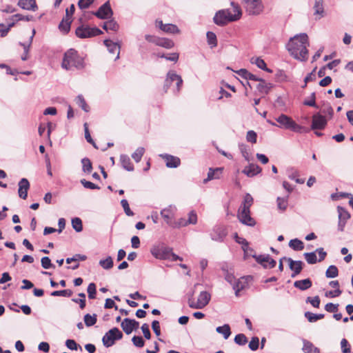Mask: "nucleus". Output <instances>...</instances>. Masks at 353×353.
<instances>
[{
	"label": "nucleus",
	"instance_id": "1",
	"mask_svg": "<svg viewBox=\"0 0 353 353\" xmlns=\"http://www.w3.org/2000/svg\"><path fill=\"white\" fill-rule=\"evenodd\" d=\"M307 46H309L308 37L303 33L291 38L288 43L287 48L294 59L305 61L308 58Z\"/></svg>",
	"mask_w": 353,
	"mask_h": 353
},
{
	"label": "nucleus",
	"instance_id": "2",
	"mask_svg": "<svg viewBox=\"0 0 353 353\" xmlns=\"http://www.w3.org/2000/svg\"><path fill=\"white\" fill-rule=\"evenodd\" d=\"M253 204V198L250 194L244 196L243 202L240 206L238 212V219L247 225L253 226L255 225L254 220L250 216V207Z\"/></svg>",
	"mask_w": 353,
	"mask_h": 353
},
{
	"label": "nucleus",
	"instance_id": "3",
	"mask_svg": "<svg viewBox=\"0 0 353 353\" xmlns=\"http://www.w3.org/2000/svg\"><path fill=\"white\" fill-rule=\"evenodd\" d=\"M61 65L66 70H71L73 68L82 69L84 67V61L78 52L71 48L65 52Z\"/></svg>",
	"mask_w": 353,
	"mask_h": 353
},
{
	"label": "nucleus",
	"instance_id": "4",
	"mask_svg": "<svg viewBox=\"0 0 353 353\" xmlns=\"http://www.w3.org/2000/svg\"><path fill=\"white\" fill-rule=\"evenodd\" d=\"M276 120L281 127L295 132H302L304 129L303 127L297 124L291 117L285 114H281Z\"/></svg>",
	"mask_w": 353,
	"mask_h": 353
},
{
	"label": "nucleus",
	"instance_id": "5",
	"mask_svg": "<svg viewBox=\"0 0 353 353\" xmlns=\"http://www.w3.org/2000/svg\"><path fill=\"white\" fill-rule=\"evenodd\" d=\"M210 300V294L205 291L201 292L196 301L194 300L193 295L188 299V305L191 308L201 309L207 305Z\"/></svg>",
	"mask_w": 353,
	"mask_h": 353
},
{
	"label": "nucleus",
	"instance_id": "6",
	"mask_svg": "<svg viewBox=\"0 0 353 353\" xmlns=\"http://www.w3.org/2000/svg\"><path fill=\"white\" fill-rule=\"evenodd\" d=\"M76 35L81 39L90 38L102 34V31L98 28H90L86 26H81L76 29Z\"/></svg>",
	"mask_w": 353,
	"mask_h": 353
},
{
	"label": "nucleus",
	"instance_id": "7",
	"mask_svg": "<svg viewBox=\"0 0 353 353\" xmlns=\"http://www.w3.org/2000/svg\"><path fill=\"white\" fill-rule=\"evenodd\" d=\"M123 334L122 332L117 328L114 327L110 330L103 337L102 341L103 345L109 347L114 343L115 340H119L122 339Z\"/></svg>",
	"mask_w": 353,
	"mask_h": 353
},
{
	"label": "nucleus",
	"instance_id": "8",
	"mask_svg": "<svg viewBox=\"0 0 353 353\" xmlns=\"http://www.w3.org/2000/svg\"><path fill=\"white\" fill-rule=\"evenodd\" d=\"M246 12L250 15H258L263 10L261 0H244Z\"/></svg>",
	"mask_w": 353,
	"mask_h": 353
},
{
	"label": "nucleus",
	"instance_id": "9",
	"mask_svg": "<svg viewBox=\"0 0 353 353\" xmlns=\"http://www.w3.org/2000/svg\"><path fill=\"white\" fill-rule=\"evenodd\" d=\"M151 254L158 259L170 258V248L163 245L154 246L151 249Z\"/></svg>",
	"mask_w": 353,
	"mask_h": 353
},
{
	"label": "nucleus",
	"instance_id": "10",
	"mask_svg": "<svg viewBox=\"0 0 353 353\" xmlns=\"http://www.w3.org/2000/svg\"><path fill=\"white\" fill-rule=\"evenodd\" d=\"M337 211L339 213V230L343 232L344 230L346 222L350 219V214L343 207L338 206Z\"/></svg>",
	"mask_w": 353,
	"mask_h": 353
},
{
	"label": "nucleus",
	"instance_id": "11",
	"mask_svg": "<svg viewBox=\"0 0 353 353\" xmlns=\"http://www.w3.org/2000/svg\"><path fill=\"white\" fill-rule=\"evenodd\" d=\"M252 257L265 268H273L276 266V261L271 258L268 254L259 256L252 255Z\"/></svg>",
	"mask_w": 353,
	"mask_h": 353
},
{
	"label": "nucleus",
	"instance_id": "12",
	"mask_svg": "<svg viewBox=\"0 0 353 353\" xmlns=\"http://www.w3.org/2000/svg\"><path fill=\"white\" fill-rule=\"evenodd\" d=\"M231 6L232 7V10L230 9H225L227 10L228 19L230 22L236 21L241 17L242 11L238 4L232 2Z\"/></svg>",
	"mask_w": 353,
	"mask_h": 353
},
{
	"label": "nucleus",
	"instance_id": "13",
	"mask_svg": "<svg viewBox=\"0 0 353 353\" xmlns=\"http://www.w3.org/2000/svg\"><path fill=\"white\" fill-rule=\"evenodd\" d=\"M94 14L99 19H107L112 15V10L111 9L110 1H106L99 10L94 13Z\"/></svg>",
	"mask_w": 353,
	"mask_h": 353
},
{
	"label": "nucleus",
	"instance_id": "14",
	"mask_svg": "<svg viewBox=\"0 0 353 353\" xmlns=\"http://www.w3.org/2000/svg\"><path fill=\"white\" fill-rule=\"evenodd\" d=\"M175 208L171 206L164 208L161 211V215L164 221L170 226L175 225V221H173L174 217Z\"/></svg>",
	"mask_w": 353,
	"mask_h": 353
},
{
	"label": "nucleus",
	"instance_id": "15",
	"mask_svg": "<svg viewBox=\"0 0 353 353\" xmlns=\"http://www.w3.org/2000/svg\"><path fill=\"white\" fill-rule=\"evenodd\" d=\"M327 125V120L325 117L317 113L312 117V129L323 130Z\"/></svg>",
	"mask_w": 353,
	"mask_h": 353
},
{
	"label": "nucleus",
	"instance_id": "16",
	"mask_svg": "<svg viewBox=\"0 0 353 353\" xmlns=\"http://www.w3.org/2000/svg\"><path fill=\"white\" fill-rule=\"evenodd\" d=\"M312 8L316 20H319L324 16L323 0H314Z\"/></svg>",
	"mask_w": 353,
	"mask_h": 353
},
{
	"label": "nucleus",
	"instance_id": "17",
	"mask_svg": "<svg viewBox=\"0 0 353 353\" xmlns=\"http://www.w3.org/2000/svg\"><path fill=\"white\" fill-rule=\"evenodd\" d=\"M19 196L23 199H26L28 191L30 189V183L27 179L23 178L19 182Z\"/></svg>",
	"mask_w": 353,
	"mask_h": 353
},
{
	"label": "nucleus",
	"instance_id": "18",
	"mask_svg": "<svg viewBox=\"0 0 353 353\" xmlns=\"http://www.w3.org/2000/svg\"><path fill=\"white\" fill-rule=\"evenodd\" d=\"M228 16H227V10H221L218 11L214 17V22L218 26H225L230 23Z\"/></svg>",
	"mask_w": 353,
	"mask_h": 353
},
{
	"label": "nucleus",
	"instance_id": "19",
	"mask_svg": "<svg viewBox=\"0 0 353 353\" xmlns=\"http://www.w3.org/2000/svg\"><path fill=\"white\" fill-rule=\"evenodd\" d=\"M174 81L176 82V92H179L183 85L181 77L176 74L174 72L170 71L168 73L166 83H171Z\"/></svg>",
	"mask_w": 353,
	"mask_h": 353
},
{
	"label": "nucleus",
	"instance_id": "20",
	"mask_svg": "<svg viewBox=\"0 0 353 353\" xmlns=\"http://www.w3.org/2000/svg\"><path fill=\"white\" fill-rule=\"evenodd\" d=\"M161 157L164 159L165 165L168 168H177L181 164V160L177 157H174L170 154H163L161 155Z\"/></svg>",
	"mask_w": 353,
	"mask_h": 353
},
{
	"label": "nucleus",
	"instance_id": "21",
	"mask_svg": "<svg viewBox=\"0 0 353 353\" xmlns=\"http://www.w3.org/2000/svg\"><path fill=\"white\" fill-rule=\"evenodd\" d=\"M261 172V168L256 164L251 163L244 168L242 172L249 177H252Z\"/></svg>",
	"mask_w": 353,
	"mask_h": 353
},
{
	"label": "nucleus",
	"instance_id": "22",
	"mask_svg": "<svg viewBox=\"0 0 353 353\" xmlns=\"http://www.w3.org/2000/svg\"><path fill=\"white\" fill-rule=\"evenodd\" d=\"M18 6L22 9L27 10L35 11L38 8L36 0H19Z\"/></svg>",
	"mask_w": 353,
	"mask_h": 353
},
{
	"label": "nucleus",
	"instance_id": "23",
	"mask_svg": "<svg viewBox=\"0 0 353 353\" xmlns=\"http://www.w3.org/2000/svg\"><path fill=\"white\" fill-rule=\"evenodd\" d=\"M290 268L294 272L292 276L294 277L299 274L303 269V262L301 261H293L288 259Z\"/></svg>",
	"mask_w": 353,
	"mask_h": 353
},
{
	"label": "nucleus",
	"instance_id": "24",
	"mask_svg": "<svg viewBox=\"0 0 353 353\" xmlns=\"http://www.w3.org/2000/svg\"><path fill=\"white\" fill-rule=\"evenodd\" d=\"M104 44L106 46L108 50L110 53L117 54L115 59H119L120 53V46L117 43H114L112 41L108 39L104 41Z\"/></svg>",
	"mask_w": 353,
	"mask_h": 353
},
{
	"label": "nucleus",
	"instance_id": "25",
	"mask_svg": "<svg viewBox=\"0 0 353 353\" xmlns=\"http://www.w3.org/2000/svg\"><path fill=\"white\" fill-rule=\"evenodd\" d=\"M222 168H216L215 169L210 168L208 173V177L203 180V183H206L214 179H219L222 174Z\"/></svg>",
	"mask_w": 353,
	"mask_h": 353
},
{
	"label": "nucleus",
	"instance_id": "26",
	"mask_svg": "<svg viewBox=\"0 0 353 353\" xmlns=\"http://www.w3.org/2000/svg\"><path fill=\"white\" fill-rule=\"evenodd\" d=\"M248 286L247 279L241 277L237 281L234 283L233 289L235 290L236 296H239V293L241 290H244Z\"/></svg>",
	"mask_w": 353,
	"mask_h": 353
},
{
	"label": "nucleus",
	"instance_id": "27",
	"mask_svg": "<svg viewBox=\"0 0 353 353\" xmlns=\"http://www.w3.org/2000/svg\"><path fill=\"white\" fill-rule=\"evenodd\" d=\"M132 323H136L134 319H124V320L121 322V326L123 330V332L126 334H130L132 332L133 330V325Z\"/></svg>",
	"mask_w": 353,
	"mask_h": 353
},
{
	"label": "nucleus",
	"instance_id": "28",
	"mask_svg": "<svg viewBox=\"0 0 353 353\" xmlns=\"http://www.w3.org/2000/svg\"><path fill=\"white\" fill-rule=\"evenodd\" d=\"M35 34V30H33L32 35L30 37V41L28 43H20V46H21L23 48V54L21 55V59L23 61H26L29 58V51L30 48L31 46L32 41L33 39V37Z\"/></svg>",
	"mask_w": 353,
	"mask_h": 353
},
{
	"label": "nucleus",
	"instance_id": "29",
	"mask_svg": "<svg viewBox=\"0 0 353 353\" xmlns=\"http://www.w3.org/2000/svg\"><path fill=\"white\" fill-rule=\"evenodd\" d=\"M312 283L310 279L296 281L294 283V286L301 290H305L311 288Z\"/></svg>",
	"mask_w": 353,
	"mask_h": 353
},
{
	"label": "nucleus",
	"instance_id": "30",
	"mask_svg": "<svg viewBox=\"0 0 353 353\" xmlns=\"http://www.w3.org/2000/svg\"><path fill=\"white\" fill-rule=\"evenodd\" d=\"M72 19L70 17H64L59 25V29L63 34H67L70 30Z\"/></svg>",
	"mask_w": 353,
	"mask_h": 353
},
{
	"label": "nucleus",
	"instance_id": "31",
	"mask_svg": "<svg viewBox=\"0 0 353 353\" xmlns=\"http://www.w3.org/2000/svg\"><path fill=\"white\" fill-rule=\"evenodd\" d=\"M257 81H259V83L256 86V88L261 93H268V92L272 87V83H268L262 79H259V80H258Z\"/></svg>",
	"mask_w": 353,
	"mask_h": 353
},
{
	"label": "nucleus",
	"instance_id": "32",
	"mask_svg": "<svg viewBox=\"0 0 353 353\" xmlns=\"http://www.w3.org/2000/svg\"><path fill=\"white\" fill-rule=\"evenodd\" d=\"M120 161L122 165V167L128 170L132 171L134 170V166L130 161V159L128 156L125 154L121 155Z\"/></svg>",
	"mask_w": 353,
	"mask_h": 353
},
{
	"label": "nucleus",
	"instance_id": "33",
	"mask_svg": "<svg viewBox=\"0 0 353 353\" xmlns=\"http://www.w3.org/2000/svg\"><path fill=\"white\" fill-rule=\"evenodd\" d=\"M157 46L165 48L166 49H170L174 47V43L171 39L159 37Z\"/></svg>",
	"mask_w": 353,
	"mask_h": 353
},
{
	"label": "nucleus",
	"instance_id": "34",
	"mask_svg": "<svg viewBox=\"0 0 353 353\" xmlns=\"http://www.w3.org/2000/svg\"><path fill=\"white\" fill-rule=\"evenodd\" d=\"M119 28V24L114 20H110L104 23L103 28L107 32L112 30L113 32L118 31Z\"/></svg>",
	"mask_w": 353,
	"mask_h": 353
},
{
	"label": "nucleus",
	"instance_id": "35",
	"mask_svg": "<svg viewBox=\"0 0 353 353\" xmlns=\"http://www.w3.org/2000/svg\"><path fill=\"white\" fill-rule=\"evenodd\" d=\"M276 203L278 209L282 212H284L286 210L288 205V195H287L285 197H277Z\"/></svg>",
	"mask_w": 353,
	"mask_h": 353
},
{
	"label": "nucleus",
	"instance_id": "36",
	"mask_svg": "<svg viewBox=\"0 0 353 353\" xmlns=\"http://www.w3.org/2000/svg\"><path fill=\"white\" fill-rule=\"evenodd\" d=\"M216 331L223 334L225 339H228L231 334L230 327L228 324L217 327Z\"/></svg>",
	"mask_w": 353,
	"mask_h": 353
},
{
	"label": "nucleus",
	"instance_id": "37",
	"mask_svg": "<svg viewBox=\"0 0 353 353\" xmlns=\"http://www.w3.org/2000/svg\"><path fill=\"white\" fill-rule=\"evenodd\" d=\"M303 350L305 353H320L319 349L310 341L304 342Z\"/></svg>",
	"mask_w": 353,
	"mask_h": 353
},
{
	"label": "nucleus",
	"instance_id": "38",
	"mask_svg": "<svg viewBox=\"0 0 353 353\" xmlns=\"http://www.w3.org/2000/svg\"><path fill=\"white\" fill-rule=\"evenodd\" d=\"M289 246L294 250L296 251H301L304 248L303 243L298 239L291 240L289 242Z\"/></svg>",
	"mask_w": 353,
	"mask_h": 353
},
{
	"label": "nucleus",
	"instance_id": "39",
	"mask_svg": "<svg viewBox=\"0 0 353 353\" xmlns=\"http://www.w3.org/2000/svg\"><path fill=\"white\" fill-rule=\"evenodd\" d=\"M163 32L168 34H179L180 30L176 25L172 23L165 24L163 27Z\"/></svg>",
	"mask_w": 353,
	"mask_h": 353
},
{
	"label": "nucleus",
	"instance_id": "40",
	"mask_svg": "<svg viewBox=\"0 0 353 353\" xmlns=\"http://www.w3.org/2000/svg\"><path fill=\"white\" fill-rule=\"evenodd\" d=\"M208 43L210 46L211 48H215L217 46V39L216 34L212 32H207Z\"/></svg>",
	"mask_w": 353,
	"mask_h": 353
},
{
	"label": "nucleus",
	"instance_id": "41",
	"mask_svg": "<svg viewBox=\"0 0 353 353\" xmlns=\"http://www.w3.org/2000/svg\"><path fill=\"white\" fill-rule=\"evenodd\" d=\"M97 314L90 315L87 314L84 316V322L86 326L90 327L97 323Z\"/></svg>",
	"mask_w": 353,
	"mask_h": 353
},
{
	"label": "nucleus",
	"instance_id": "42",
	"mask_svg": "<svg viewBox=\"0 0 353 353\" xmlns=\"http://www.w3.org/2000/svg\"><path fill=\"white\" fill-rule=\"evenodd\" d=\"M81 163L83 165V171L90 174L92 170V165L90 160L88 158H83L81 160Z\"/></svg>",
	"mask_w": 353,
	"mask_h": 353
},
{
	"label": "nucleus",
	"instance_id": "43",
	"mask_svg": "<svg viewBox=\"0 0 353 353\" xmlns=\"http://www.w3.org/2000/svg\"><path fill=\"white\" fill-rule=\"evenodd\" d=\"M72 226L73 229L77 232H80L83 230V225L82 221L80 218L75 217L72 219Z\"/></svg>",
	"mask_w": 353,
	"mask_h": 353
},
{
	"label": "nucleus",
	"instance_id": "44",
	"mask_svg": "<svg viewBox=\"0 0 353 353\" xmlns=\"http://www.w3.org/2000/svg\"><path fill=\"white\" fill-rule=\"evenodd\" d=\"M339 275V270L336 266L335 265H330L327 269L325 272V276L327 278H334L336 277Z\"/></svg>",
	"mask_w": 353,
	"mask_h": 353
},
{
	"label": "nucleus",
	"instance_id": "45",
	"mask_svg": "<svg viewBox=\"0 0 353 353\" xmlns=\"http://www.w3.org/2000/svg\"><path fill=\"white\" fill-rule=\"evenodd\" d=\"M99 265L105 270H109L113 267V260L111 256H108L105 259L101 260Z\"/></svg>",
	"mask_w": 353,
	"mask_h": 353
},
{
	"label": "nucleus",
	"instance_id": "46",
	"mask_svg": "<svg viewBox=\"0 0 353 353\" xmlns=\"http://www.w3.org/2000/svg\"><path fill=\"white\" fill-rule=\"evenodd\" d=\"M305 316L310 322H315L319 319H321L324 317V314H315L310 312H307L305 313Z\"/></svg>",
	"mask_w": 353,
	"mask_h": 353
},
{
	"label": "nucleus",
	"instance_id": "47",
	"mask_svg": "<svg viewBox=\"0 0 353 353\" xmlns=\"http://www.w3.org/2000/svg\"><path fill=\"white\" fill-rule=\"evenodd\" d=\"M84 127V131H85V138L86 141L92 144L95 148H97L95 142L93 141L92 138L91 137L89 129H88V124L87 123H85L83 125Z\"/></svg>",
	"mask_w": 353,
	"mask_h": 353
},
{
	"label": "nucleus",
	"instance_id": "48",
	"mask_svg": "<svg viewBox=\"0 0 353 353\" xmlns=\"http://www.w3.org/2000/svg\"><path fill=\"white\" fill-rule=\"evenodd\" d=\"M76 103L77 104L80 106L84 111L88 112L89 111V106L85 102V100L81 95H79L76 98Z\"/></svg>",
	"mask_w": 353,
	"mask_h": 353
},
{
	"label": "nucleus",
	"instance_id": "49",
	"mask_svg": "<svg viewBox=\"0 0 353 353\" xmlns=\"http://www.w3.org/2000/svg\"><path fill=\"white\" fill-rule=\"evenodd\" d=\"M72 294V290L67 289V290H57L54 291L51 293V296H62L65 297H70Z\"/></svg>",
	"mask_w": 353,
	"mask_h": 353
},
{
	"label": "nucleus",
	"instance_id": "50",
	"mask_svg": "<svg viewBox=\"0 0 353 353\" xmlns=\"http://www.w3.org/2000/svg\"><path fill=\"white\" fill-rule=\"evenodd\" d=\"M145 152L143 148H138L135 152L132 154V157L136 162H139Z\"/></svg>",
	"mask_w": 353,
	"mask_h": 353
},
{
	"label": "nucleus",
	"instance_id": "51",
	"mask_svg": "<svg viewBox=\"0 0 353 353\" xmlns=\"http://www.w3.org/2000/svg\"><path fill=\"white\" fill-rule=\"evenodd\" d=\"M304 256L309 264H314L317 262L316 253L314 252L305 253Z\"/></svg>",
	"mask_w": 353,
	"mask_h": 353
},
{
	"label": "nucleus",
	"instance_id": "52",
	"mask_svg": "<svg viewBox=\"0 0 353 353\" xmlns=\"http://www.w3.org/2000/svg\"><path fill=\"white\" fill-rule=\"evenodd\" d=\"M303 105L311 106V107H315L318 108V106L316 104V94L315 92H312L308 99H305L303 101Z\"/></svg>",
	"mask_w": 353,
	"mask_h": 353
},
{
	"label": "nucleus",
	"instance_id": "53",
	"mask_svg": "<svg viewBox=\"0 0 353 353\" xmlns=\"http://www.w3.org/2000/svg\"><path fill=\"white\" fill-rule=\"evenodd\" d=\"M252 63H254L258 68L263 70H265L267 72H271L272 71L268 69L267 67H266V63L264 61L263 59H261V58H256L254 59V61H252Z\"/></svg>",
	"mask_w": 353,
	"mask_h": 353
},
{
	"label": "nucleus",
	"instance_id": "54",
	"mask_svg": "<svg viewBox=\"0 0 353 353\" xmlns=\"http://www.w3.org/2000/svg\"><path fill=\"white\" fill-rule=\"evenodd\" d=\"M234 342L239 345H243L247 343L248 339L245 334H239L235 336Z\"/></svg>",
	"mask_w": 353,
	"mask_h": 353
},
{
	"label": "nucleus",
	"instance_id": "55",
	"mask_svg": "<svg viewBox=\"0 0 353 353\" xmlns=\"http://www.w3.org/2000/svg\"><path fill=\"white\" fill-rule=\"evenodd\" d=\"M341 347L343 353H350L351 346L347 339H343L341 341Z\"/></svg>",
	"mask_w": 353,
	"mask_h": 353
},
{
	"label": "nucleus",
	"instance_id": "56",
	"mask_svg": "<svg viewBox=\"0 0 353 353\" xmlns=\"http://www.w3.org/2000/svg\"><path fill=\"white\" fill-rule=\"evenodd\" d=\"M121 205H122V207H123V208L124 210V212L126 214V215H128L129 216H131L134 215L133 212L130 208L129 203H128L127 200L122 199L121 201Z\"/></svg>",
	"mask_w": 353,
	"mask_h": 353
},
{
	"label": "nucleus",
	"instance_id": "57",
	"mask_svg": "<svg viewBox=\"0 0 353 353\" xmlns=\"http://www.w3.org/2000/svg\"><path fill=\"white\" fill-rule=\"evenodd\" d=\"M96 285L94 283H91L88 285V297L90 299H95V295H96Z\"/></svg>",
	"mask_w": 353,
	"mask_h": 353
},
{
	"label": "nucleus",
	"instance_id": "58",
	"mask_svg": "<svg viewBox=\"0 0 353 353\" xmlns=\"http://www.w3.org/2000/svg\"><path fill=\"white\" fill-rule=\"evenodd\" d=\"M256 139H257V134L253 130H249L247 132L246 135V140L248 142H251L252 143H256Z\"/></svg>",
	"mask_w": 353,
	"mask_h": 353
},
{
	"label": "nucleus",
	"instance_id": "59",
	"mask_svg": "<svg viewBox=\"0 0 353 353\" xmlns=\"http://www.w3.org/2000/svg\"><path fill=\"white\" fill-rule=\"evenodd\" d=\"M65 345L68 348L72 350H77L78 347H80L81 349V347L78 345L76 341L73 339H68L65 341Z\"/></svg>",
	"mask_w": 353,
	"mask_h": 353
},
{
	"label": "nucleus",
	"instance_id": "60",
	"mask_svg": "<svg viewBox=\"0 0 353 353\" xmlns=\"http://www.w3.org/2000/svg\"><path fill=\"white\" fill-rule=\"evenodd\" d=\"M41 265L44 269H49L50 268H54V266L51 263V260L48 256H44L41 260Z\"/></svg>",
	"mask_w": 353,
	"mask_h": 353
},
{
	"label": "nucleus",
	"instance_id": "61",
	"mask_svg": "<svg viewBox=\"0 0 353 353\" xmlns=\"http://www.w3.org/2000/svg\"><path fill=\"white\" fill-rule=\"evenodd\" d=\"M81 183L83 185L84 188H88V189L94 190V189L100 188L97 185L94 184L92 182L86 181L85 179H81Z\"/></svg>",
	"mask_w": 353,
	"mask_h": 353
},
{
	"label": "nucleus",
	"instance_id": "62",
	"mask_svg": "<svg viewBox=\"0 0 353 353\" xmlns=\"http://www.w3.org/2000/svg\"><path fill=\"white\" fill-rule=\"evenodd\" d=\"M259 339L258 337L254 336L252 338V340L250 341L249 343V347L251 350L255 351L259 348Z\"/></svg>",
	"mask_w": 353,
	"mask_h": 353
},
{
	"label": "nucleus",
	"instance_id": "63",
	"mask_svg": "<svg viewBox=\"0 0 353 353\" xmlns=\"http://www.w3.org/2000/svg\"><path fill=\"white\" fill-rule=\"evenodd\" d=\"M132 341L133 344L138 347H142L144 346L145 343L141 336H134Z\"/></svg>",
	"mask_w": 353,
	"mask_h": 353
},
{
	"label": "nucleus",
	"instance_id": "64",
	"mask_svg": "<svg viewBox=\"0 0 353 353\" xmlns=\"http://www.w3.org/2000/svg\"><path fill=\"white\" fill-rule=\"evenodd\" d=\"M321 112L323 114H327L330 117H332L334 114L333 108H332V106L330 104L324 105L323 106Z\"/></svg>",
	"mask_w": 353,
	"mask_h": 353
}]
</instances>
